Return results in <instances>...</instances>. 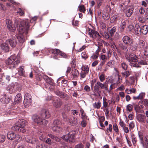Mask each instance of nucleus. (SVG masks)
<instances>
[{
  "label": "nucleus",
  "mask_w": 148,
  "mask_h": 148,
  "mask_svg": "<svg viewBox=\"0 0 148 148\" xmlns=\"http://www.w3.org/2000/svg\"><path fill=\"white\" fill-rule=\"evenodd\" d=\"M21 94H18L16 95L14 99L15 103H18L21 101Z\"/></svg>",
  "instance_id": "nucleus-26"
},
{
  "label": "nucleus",
  "mask_w": 148,
  "mask_h": 148,
  "mask_svg": "<svg viewBox=\"0 0 148 148\" xmlns=\"http://www.w3.org/2000/svg\"><path fill=\"white\" fill-rule=\"evenodd\" d=\"M41 116L43 119H47L50 117V114L48 110L44 109L41 111Z\"/></svg>",
  "instance_id": "nucleus-13"
},
{
  "label": "nucleus",
  "mask_w": 148,
  "mask_h": 148,
  "mask_svg": "<svg viewBox=\"0 0 148 148\" xmlns=\"http://www.w3.org/2000/svg\"><path fill=\"white\" fill-rule=\"evenodd\" d=\"M130 65L133 67H136L137 68L140 67L139 65L136 62H134V63L131 62L130 63Z\"/></svg>",
  "instance_id": "nucleus-53"
},
{
  "label": "nucleus",
  "mask_w": 148,
  "mask_h": 148,
  "mask_svg": "<svg viewBox=\"0 0 148 148\" xmlns=\"http://www.w3.org/2000/svg\"><path fill=\"white\" fill-rule=\"evenodd\" d=\"M132 142L133 144H135L137 141V139L134 134H132L131 136Z\"/></svg>",
  "instance_id": "nucleus-52"
},
{
  "label": "nucleus",
  "mask_w": 148,
  "mask_h": 148,
  "mask_svg": "<svg viewBox=\"0 0 148 148\" xmlns=\"http://www.w3.org/2000/svg\"><path fill=\"white\" fill-rule=\"evenodd\" d=\"M82 70L83 72L86 73H88L89 69L88 66H83L82 67Z\"/></svg>",
  "instance_id": "nucleus-42"
},
{
  "label": "nucleus",
  "mask_w": 148,
  "mask_h": 148,
  "mask_svg": "<svg viewBox=\"0 0 148 148\" xmlns=\"http://www.w3.org/2000/svg\"><path fill=\"white\" fill-rule=\"evenodd\" d=\"M105 83H104L103 84H102L101 82H97V84L98 85L100 86L101 89H103L105 87Z\"/></svg>",
  "instance_id": "nucleus-48"
},
{
  "label": "nucleus",
  "mask_w": 148,
  "mask_h": 148,
  "mask_svg": "<svg viewBox=\"0 0 148 148\" xmlns=\"http://www.w3.org/2000/svg\"><path fill=\"white\" fill-rule=\"evenodd\" d=\"M114 63V61L113 60H111L108 62L107 64L108 66L112 68L113 67Z\"/></svg>",
  "instance_id": "nucleus-40"
},
{
  "label": "nucleus",
  "mask_w": 148,
  "mask_h": 148,
  "mask_svg": "<svg viewBox=\"0 0 148 148\" xmlns=\"http://www.w3.org/2000/svg\"><path fill=\"white\" fill-rule=\"evenodd\" d=\"M6 42L8 43H9L12 47H15L17 44V41L15 38H12L6 40Z\"/></svg>",
  "instance_id": "nucleus-14"
},
{
  "label": "nucleus",
  "mask_w": 148,
  "mask_h": 148,
  "mask_svg": "<svg viewBox=\"0 0 148 148\" xmlns=\"http://www.w3.org/2000/svg\"><path fill=\"white\" fill-rule=\"evenodd\" d=\"M18 73L20 76H23L24 77H26L27 76L25 74V71H24L23 66H20L19 67L18 71Z\"/></svg>",
  "instance_id": "nucleus-24"
},
{
  "label": "nucleus",
  "mask_w": 148,
  "mask_h": 148,
  "mask_svg": "<svg viewBox=\"0 0 148 148\" xmlns=\"http://www.w3.org/2000/svg\"><path fill=\"white\" fill-rule=\"evenodd\" d=\"M32 101V99L24 100L23 102L24 105L25 107H27L31 105Z\"/></svg>",
  "instance_id": "nucleus-29"
},
{
  "label": "nucleus",
  "mask_w": 148,
  "mask_h": 148,
  "mask_svg": "<svg viewBox=\"0 0 148 148\" xmlns=\"http://www.w3.org/2000/svg\"><path fill=\"white\" fill-rule=\"evenodd\" d=\"M6 23L7 27H10V25H12V21L9 19H7L6 20Z\"/></svg>",
  "instance_id": "nucleus-55"
},
{
  "label": "nucleus",
  "mask_w": 148,
  "mask_h": 148,
  "mask_svg": "<svg viewBox=\"0 0 148 148\" xmlns=\"http://www.w3.org/2000/svg\"><path fill=\"white\" fill-rule=\"evenodd\" d=\"M29 23L27 20H23L20 22L18 27H17L18 29L20 34L16 36L18 40L21 43L24 41V36L22 34L25 33L27 34L29 27Z\"/></svg>",
  "instance_id": "nucleus-1"
},
{
  "label": "nucleus",
  "mask_w": 148,
  "mask_h": 148,
  "mask_svg": "<svg viewBox=\"0 0 148 148\" xmlns=\"http://www.w3.org/2000/svg\"><path fill=\"white\" fill-rule=\"evenodd\" d=\"M20 62L19 60L17 59L14 55L11 56L5 61L6 64L8 65H10V68L12 69L15 67Z\"/></svg>",
  "instance_id": "nucleus-3"
},
{
  "label": "nucleus",
  "mask_w": 148,
  "mask_h": 148,
  "mask_svg": "<svg viewBox=\"0 0 148 148\" xmlns=\"http://www.w3.org/2000/svg\"><path fill=\"white\" fill-rule=\"evenodd\" d=\"M123 12L125 13V16L127 17H130L132 14L134 8L133 7L129 6L125 7Z\"/></svg>",
  "instance_id": "nucleus-9"
},
{
  "label": "nucleus",
  "mask_w": 148,
  "mask_h": 148,
  "mask_svg": "<svg viewBox=\"0 0 148 148\" xmlns=\"http://www.w3.org/2000/svg\"><path fill=\"white\" fill-rule=\"evenodd\" d=\"M81 56L82 58L84 59L85 60L86 59L88 58V56L85 52H83L82 53Z\"/></svg>",
  "instance_id": "nucleus-54"
},
{
  "label": "nucleus",
  "mask_w": 148,
  "mask_h": 148,
  "mask_svg": "<svg viewBox=\"0 0 148 148\" xmlns=\"http://www.w3.org/2000/svg\"><path fill=\"white\" fill-rule=\"evenodd\" d=\"M1 49L5 52H8L9 51V47L6 42L2 44L1 45Z\"/></svg>",
  "instance_id": "nucleus-18"
},
{
  "label": "nucleus",
  "mask_w": 148,
  "mask_h": 148,
  "mask_svg": "<svg viewBox=\"0 0 148 148\" xmlns=\"http://www.w3.org/2000/svg\"><path fill=\"white\" fill-rule=\"evenodd\" d=\"M138 45L136 43L131 42L130 46V49L132 51H137L138 49Z\"/></svg>",
  "instance_id": "nucleus-20"
},
{
  "label": "nucleus",
  "mask_w": 148,
  "mask_h": 148,
  "mask_svg": "<svg viewBox=\"0 0 148 148\" xmlns=\"http://www.w3.org/2000/svg\"><path fill=\"white\" fill-rule=\"evenodd\" d=\"M5 136L3 135H0V142L2 143L4 142L5 139Z\"/></svg>",
  "instance_id": "nucleus-57"
},
{
  "label": "nucleus",
  "mask_w": 148,
  "mask_h": 148,
  "mask_svg": "<svg viewBox=\"0 0 148 148\" xmlns=\"http://www.w3.org/2000/svg\"><path fill=\"white\" fill-rule=\"evenodd\" d=\"M142 102L143 104L145 106H148V100L147 99H144Z\"/></svg>",
  "instance_id": "nucleus-64"
},
{
  "label": "nucleus",
  "mask_w": 148,
  "mask_h": 148,
  "mask_svg": "<svg viewBox=\"0 0 148 148\" xmlns=\"http://www.w3.org/2000/svg\"><path fill=\"white\" fill-rule=\"evenodd\" d=\"M8 28L9 30L12 32H14L16 29V27L15 25H10V27H8Z\"/></svg>",
  "instance_id": "nucleus-45"
},
{
  "label": "nucleus",
  "mask_w": 148,
  "mask_h": 148,
  "mask_svg": "<svg viewBox=\"0 0 148 148\" xmlns=\"http://www.w3.org/2000/svg\"><path fill=\"white\" fill-rule=\"evenodd\" d=\"M61 128L59 126L54 125L52 127V130L54 132H59L61 130Z\"/></svg>",
  "instance_id": "nucleus-33"
},
{
  "label": "nucleus",
  "mask_w": 148,
  "mask_h": 148,
  "mask_svg": "<svg viewBox=\"0 0 148 148\" xmlns=\"http://www.w3.org/2000/svg\"><path fill=\"white\" fill-rule=\"evenodd\" d=\"M52 53L56 54L59 56H61L62 57L64 58H67L68 55L62 52L60 50L58 49H53L51 50Z\"/></svg>",
  "instance_id": "nucleus-10"
},
{
  "label": "nucleus",
  "mask_w": 148,
  "mask_h": 148,
  "mask_svg": "<svg viewBox=\"0 0 148 148\" xmlns=\"http://www.w3.org/2000/svg\"><path fill=\"white\" fill-rule=\"evenodd\" d=\"M113 129L115 131L117 134H118L119 132V130L118 126L117 125L116 123H114L113 125Z\"/></svg>",
  "instance_id": "nucleus-37"
},
{
  "label": "nucleus",
  "mask_w": 148,
  "mask_h": 148,
  "mask_svg": "<svg viewBox=\"0 0 148 148\" xmlns=\"http://www.w3.org/2000/svg\"><path fill=\"white\" fill-rule=\"evenodd\" d=\"M133 106L131 104L127 105L126 106V109L127 111L131 112L132 110Z\"/></svg>",
  "instance_id": "nucleus-46"
},
{
  "label": "nucleus",
  "mask_w": 148,
  "mask_h": 148,
  "mask_svg": "<svg viewBox=\"0 0 148 148\" xmlns=\"http://www.w3.org/2000/svg\"><path fill=\"white\" fill-rule=\"evenodd\" d=\"M137 120L140 123H145L146 122V117L143 114H138L136 116Z\"/></svg>",
  "instance_id": "nucleus-12"
},
{
  "label": "nucleus",
  "mask_w": 148,
  "mask_h": 148,
  "mask_svg": "<svg viewBox=\"0 0 148 148\" xmlns=\"http://www.w3.org/2000/svg\"><path fill=\"white\" fill-rule=\"evenodd\" d=\"M126 26V22L125 21H123L122 22L121 25V27L120 28V31L121 32H123L124 28Z\"/></svg>",
  "instance_id": "nucleus-36"
},
{
  "label": "nucleus",
  "mask_w": 148,
  "mask_h": 148,
  "mask_svg": "<svg viewBox=\"0 0 148 148\" xmlns=\"http://www.w3.org/2000/svg\"><path fill=\"white\" fill-rule=\"evenodd\" d=\"M144 108V106L141 105L140 106L136 105L134 106V109L137 112H139L140 109Z\"/></svg>",
  "instance_id": "nucleus-31"
},
{
  "label": "nucleus",
  "mask_w": 148,
  "mask_h": 148,
  "mask_svg": "<svg viewBox=\"0 0 148 148\" xmlns=\"http://www.w3.org/2000/svg\"><path fill=\"white\" fill-rule=\"evenodd\" d=\"M144 54L146 56H148V46H146L144 49Z\"/></svg>",
  "instance_id": "nucleus-49"
},
{
  "label": "nucleus",
  "mask_w": 148,
  "mask_h": 148,
  "mask_svg": "<svg viewBox=\"0 0 148 148\" xmlns=\"http://www.w3.org/2000/svg\"><path fill=\"white\" fill-rule=\"evenodd\" d=\"M148 31V26L147 25L143 26L141 29V33L144 35H146Z\"/></svg>",
  "instance_id": "nucleus-25"
},
{
  "label": "nucleus",
  "mask_w": 148,
  "mask_h": 148,
  "mask_svg": "<svg viewBox=\"0 0 148 148\" xmlns=\"http://www.w3.org/2000/svg\"><path fill=\"white\" fill-rule=\"evenodd\" d=\"M71 73L74 78L77 77L79 75L78 70L76 69L72 70Z\"/></svg>",
  "instance_id": "nucleus-32"
},
{
  "label": "nucleus",
  "mask_w": 148,
  "mask_h": 148,
  "mask_svg": "<svg viewBox=\"0 0 148 148\" xmlns=\"http://www.w3.org/2000/svg\"><path fill=\"white\" fill-rule=\"evenodd\" d=\"M53 125L56 126H59L61 124L60 121L58 120H56L53 121Z\"/></svg>",
  "instance_id": "nucleus-47"
},
{
  "label": "nucleus",
  "mask_w": 148,
  "mask_h": 148,
  "mask_svg": "<svg viewBox=\"0 0 148 148\" xmlns=\"http://www.w3.org/2000/svg\"><path fill=\"white\" fill-rule=\"evenodd\" d=\"M122 68L125 70H127V66L125 63L123 62L121 64Z\"/></svg>",
  "instance_id": "nucleus-61"
},
{
  "label": "nucleus",
  "mask_w": 148,
  "mask_h": 148,
  "mask_svg": "<svg viewBox=\"0 0 148 148\" xmlns=\"http://www.w3.org/2000/svg\"><path fill=\"white\" fill-rule=\"evenodd\" d=\"M99 122H103L105 120V118L104 116H100L98 115Z\"/></svg>",
  "instance_id": "nucleus-58"
},
{
  "label": "nucleus",
  "mask_w": 148,
  "mask_h": 148,
  "mask_svg": "<svg viewBox=\"0 0 148 148\" xmlns=\"http://www.w3.org/2000/svg\"><path fill=\"white\" fill-rule=\"evenodd\" d=\"M32 99V97L29 93H26L25 95L24 100Z\"/></svg>",
  "instance_id": "nucleus-39"
},
{
  "label": "nucleus",
  "mask_w": 148,
  "mask_h": 148,
  "mask_svg": "<svg viewBox=\"0 0 148 148\" xmlns=\"http://www.w3.org/2000/svg\"><path fill=\"white\" fill-rule=\"evenodd\" d=\"M26 123V121L24 119H19L12 128L13 130H15L16 131L24 133L26 131L25 127Z\"/></svg>",
  "instance_id": "nucleus-2"
},
{
  "label": "nucleus",
  "mask_w": 148,
  "mask_h": 148,
  "mask_svg": "<svg viewBox=\"0 0 148 148\" xmlns=\"http://www.w3.org/2000/svg\"><path fill=\"white\" fill-rule=\"evenodd\" d=\"M139 64L141 65H147L148 64L146 60H142L138 62Z\"/></svg>",
  "instance_id": "nucleus-50"
},
{
  "label": "nucleus",
  "mask_w": 148,
  "mask_h": 148,
  "mask_svg": "<svg viewBox=\"0 0 148 148\" xmlns=\"http://www.w3.org/2000/svg\"><path fill=\"white\" fill-rule=\"evenodd\" d=\"M69 122L72 125H76L78 123L77 119L76 118L71 117L69 120Z\"/></svg>",
  "instance_id": "nucleus-22"
},
{
  "label": "nucleus",
  "mask_w": 148,
  "mask_h": 148,
  "mask_svg": "<svg viewBox=\"0 0 148 148\" xmlns=\"http://www.w3.org/2000/svg\"><path fill=\"white\" fill-rule=\"evenodd\" d=\"M100 81L101 82H103L105 79L104 75L103 74H101L100 76H99Z\"/></svg>",
  "instance_id": "nucleus-60"
},
{
  "label": "nucleus",
  "mask_w": 148,
  "mask_h": 148,
  "mask_svg": "<svg viewBox=\"0 0 148 148\" xmlns=\"http://www.w3.org/2000/svg\"><path fill=\"white\" fill-rule=\"evenodd\" d=\"M134 33L137 36H140L141 34V28L138 25H136L134 28Z\"/></svg>",
  "instance_id": "nucleus-15"
},
{
  "label": "nucleus",
  "mask_w": 148,
  "mask_h": 148,
  "mask_svg": "<svg viewBox=\"0 0 148 148\" xmlns=\"http://www.w3.org/2000/svg\"><path fill=\"white\" fill-rule=\"evenodd\" d=\"M110 16L109 13L107 12L106 9L104 10L102 12V18L105 20H107L110 18Z\"/></svg>",
  "instance_id": "nucleus-17"
},
{
  "label": "nucleus",
  "mask_w": 148,
  "mask_h": 148,
  "mask_svg": "<svg viewBox=\"0 0 148 148\" xmlns=\"http://www.w3.org/2000/svg\"><path fill=\"white\" fill-rule=\"evenodd\" d=\"M80 112L82 119H86L87 118V116L85 113L84 110L82 109H81L80 110Z\"/></svg>",
  "instance_id": "nucleus-44"
},
{
  "label": "nucleus",
  "mask_w": 148,
  "mask_h": 148,
  "mask_svg": "<svg viewBox=\"0 0 148 148\" xmlns=\"http://www.w3.org/2000/svg\"><path fill=\"white\" fill-rule=\"evenodd\" d=\"M88 34L91 37L95 39L99 40L101 38L100 36L97 32L91 29H89Z\"/></svg>",
  "instance_id": "nucleus-8"
},
{
  "label": "nucleus",
  "mask_w": 148,
  "mask_h": 148,
  "mask_svg": "<svg viewBox=\"0 0 148 148\" xmlns=\"http://www.w3.org/2000/svg\"><path fill=\"white\" fill-rule=\"evenodd\" d=\"M32 119L34 123L38 124L43 125L45 126L48 123L47 121L36 115H34L32 116Z\"/></svg>",
  "instance_id": "nucleus-5"
},
{
  "label": "nucleus",
  "mask_w": 148,
  "mask_h": 148,
  "mask_svg": "<svg viewBox=\"0 0 148 148\" xmlns=\"http://www.w3.org/2000/svg\"><path fill=\"white\" fill-rule=\"evenodd\" d=\"M126 59L130 62H137L138 61L137 57L133 54L127 53L125 55Z\"/></svg>",
  "instance_id": "nucleus-7"
},
{
  "label": "nucleus",
  "mask_w": 148,
  "mask_h": 148,
  "mask_svg": "<svg viewBox=\"0 0 148 148\" xmlns=\"http://www.w3.org/2000/svg\"><path fill=\"white\" fill-rule=\"evenodd\" d=\"M52 103L53 106L57 108H60L62 104V101L58 98L54 100Z\"/></svg>",
  "instance_id": "nucleus-11"
},
{
  "label": "nucleus",
  "mask_w": 148,
  "mask_h": 148,
  "mask_svg": "<svg viewBox=\"0 0 148 148\" xmlns=\"http://www.w3.org/2000/svg\"><path fill=\"white\" fill-rule=\"evenodd\" d=\"M36 148H47V147L44 144H39L36 146Z\"/></svg>",
  "instance_id": "nucleus-56"
},
{
  "label": "nucleus",
  "mask_w": 148,
  "mask_h": 148,
  "mask_svg": "<svg viewBox=\"0 0 148 148\" xmlns=\"http://www.w3.org/2000/svg\"><path fill=\"white\" fill-rule=\"evenodd\" d=\"M61 98H64L66 100H68L69 99V97L68 95L65 94L64 93L63 95L62 96V97Z\"/></svg>",
  "instance_id": "nucleus-62"
},
{
  "label": "nucleus",
  "mask_w": 148,
  "mask_h": 148,
  "mask_svg": "<svg viewBox=\"0 0 148 148\" xmlns=\"http://www.w3.org/2000/svg\"><path fill=\"white\" fill-rule=\"evenodd\" d=\"M131 72L129 71H126L124 72L121 73L123 77L126 78L128 77L130 74Z\"/></svg>",
  "instance_id": "nucleus-35"
},
{
  "label": "nucleus",
  "mask_w": 148,
  "mask_h": 148,
  "mask_svg": "<svg viewBox=\"0 0 148 148\" xmlns=\"http://www.w3.org/2000/svg\"><path fill=\"white\" fill-rule=\"evenodd\" d=\"M137 45L139 48H142L145 46V43L143 40H141L139 41Z\"/></svg>",
  "instance_id": "nucleus-27"
},
{
  "label": "nucleus",
  "mask_w": 148,
  "mask_h": 148,
  "mask_svg": "<svg viewBox=\"0 0 148 148\" xmlns=\"http://www.w3.org/2000/svg\"><path fill=\"white\" fill-rule=\"evenodd\" d=\"M78 9L79 12L85 13L86 11V9L84 5H79L78 8Z\"/></svg>",
  "instance_id": "nucleus-30"
},
{
  "label": "nucleus",
  "mask_w": 148,
  "mask_h": 148,
  "mask_svg": "<svg viewBox=\"0 0 148 148\" xmlns=\"http://www.w3.org/2000/svg\"><path fill=\"white\" fill-rule=\"evenodd\" d=\"M84 146L82 143H79L76 145L74 148H83Z\"/></svg>",
  "instance_id": "nucleus-63"
},
{
  "label": "nucleus",
  "mask_w": 148,
  "mask_h": 148,
  "mask_svg": "<svg viewBox=\"0 0 148 148\" xmlns=\"http://www.w3.org/2000/svg\"><path fill=\"white\" fill-rule=\"evenodd\" d=\"M56 93L58 96L62 98L64 93L60 91L57 90L56 92Z\"/></svg>",
  "instance_id": "nucleus-51"
},
{
  "label": "nucleus",
  "mask_w": 148,
  "mask_h": 148,
  "mask_svg": "<svg viewBox=\"0 0 148 148\" xmlns=\"http://www.w3.org/2000/svg\"><path fill=\"white\" fill-rule=\"evenodd\" d=\"M138 20L141 23L145 22L144 18L142 16H139L138 18Z\"/></svg>",
  "instance_id": "nucleus-59"
},
{
  "label": "nucleus",
  "mask_w": 148,
  "mask_h": 148,
  "mask_svg": "<svg viewBox=\"0 0 148 148\" xmlns=\"http://www.w3.org/2000/svg\"><path fill=\"white\" fill-rule=\"evenodd\" d=\"M136 89L134 88L130 89L127 88L125 90V91L127 93L130 94L131 93H135L136 92Z\"/></svg>",
  "instance_id": "nucleus-28"
},
{
  "label": "nucleus",
  "mask_w": 148,
  "mask_h": 148,
  "mask_svg": "<svg viewBox=\"0 0 148 148\" xmlns=\"http://www.w3.org/2000/svg\"><path fill=\"white\" fill-rule=\"evenodd\" d=\"M116 30V29L115 27H113L109 31V33L111 36H112Z\"/></svg>",
  "instance_id": "nucleus-43"
},
{
  "label": "nucleus",
  "mask_w": 148,
  "mask_h": 148,
  "mask_svg": "<svg viewBox=\"0 0 148 148\" xmlns=\"http://www.w3.org/2000/svg\"><path fill=\"white\" fill-rule=\"evenodd\" d=\"M120 47L121 49L124 51L125 52H127L128 51V49L126 46L123 45V44H122L120 45Z\"/></svg>",
  "instance_id": "nucleus-38"
},
{
  "label": "nucleus",
  "mask_w": 148,
  "mask_h": 148,
  "mask_svg": "<svg viewBox=\"0 0 148 148\" xmlns=\"http://www.w3.org/2000/svg\"><path fill=\"white\" fill-rule=\"evenodd\" d=\"M9 98L5 95L0 99L1 102L3 103H9Z\"/></svg>",
  "instance_id": "nucleus-21"
},
{
  "label": "nucleus",
  "mask_w": 148,
  "mask_h": 148,
  "mask_svg": "<svg viewBox=\"0 0 148 148\" xmlns=\"http://www.w3.org/2000/svg\"><path fill=\"white\" fill-rule=\"evenodd\" d=\"M75 133L76 131H71L69 132L67 135L62 136V138L68 142H74L75 140Z\"/></svg>",
  "instance_id": "nucleus-4"
},
{
  "label": "nucleus",
  "mask_w": 148,
  "mask_h": 148,
  "mask_svg": "<svg viewBox=\"0 0 148 148\" xmlns=\"http://www.w3.org/2000/svg\"><path fill=\"white\" fill-rule=\"evenodd\" d=\"M17 13L19 14L20 16H23L25 14L24 11L21 8H18L17 11Z\"/></svg>",
  "instance_id": "nucleus-41"
},
{
  "label": "nucleus",
  "mask_w": 148,
  "mask_h": 148,
  "mask_svg": "<svg viewBox=\"0 0 148 148\" xmlns=\"http://www.w3.org/2000/svg\"><path fill=\"white\" fill-rule=\"evenodd\" d=\"M93 106L95 108L98 109L101 107V103L100 101H99L98 102H95L93 103Z\"/></svg>",
  "instance_id": "nucleus-34"
},
{
  "label": "nucleus",
  "mask_w": 148,
  "mask_h": 148,
  "mask_svg": "<svg viewBox=\"0 0 148 148\" xmlns=\"http://www.w3.org/2000/svg\"><path fill=\"white\" fill-rule=\"evenodd\" d=\"M16 134H15L12 132H9L7 134V137L8 139L12 140L15 139L16 137Z\"/></svg>",
  "instance_id": "nucleus-19"
},
{
  "label": "nucleus",
  "mask_w": 148,
  "mask_h": 148,
  "mask_svg": "<svg viewBox=\"0 0 148 148\" xmlns=\"http://www.w3.org/2000/svg\"><path fill=\"white\" fill-rule=\"evenodd\" d=\"M138 136L141 144L144 148H148V139L144 137L143 133L140 131L138 132Z\"/></svg>",
  "instance_id": "nucleus-6"
},
{
  "label": "nucleus",
  "mask_w": 148,
  "mask_h": 148,
  "mask_svg": "<svg viewBox=\"0 0 148 148\" xmlns=\"http://www.w3.org/2000/svg\"><path fill=\"white\" fill-rule=\"evenodd\" d=\"M123 42L126 45L129 44L131 42H132V41L129 37L127 36H124L122 39Z\"/></svg>",
  "instance_id": "nucleus-16"
},
{
  "label": "nucleus",
  "mask_w": 148,
  "mask_h": 148,
  "mask_svg": "<svg viewBox=\"0 0 148 148\" xmlns=\"http://www.w3.org/2000/svg\"><path fill=\"white\" fill-rule=\"evenodd\" d=\"M44 78L46 80L47 82L51 85H53L54 84L53 80L51 78H50L47 76L44 75L43 76Z\"/></svg>",
  "instance_id": "nucleus-23"
}]
</instances>
